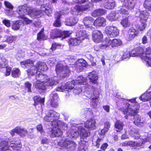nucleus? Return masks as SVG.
<instances>
[{
	"label": "nucleus",
	"instance_id": "48",
	"mask_svg": "<svg viewBox=\"0 0 151 151\" xmlns=\"http://www.w3.org/2000/svg\"><path fill=\"white\" fill-rule=\"evenodd\" d=\"M123 123L119 120H117L115 124V127L120 131L123 129Z\"/></svg>",
	"mask_w": 151,
	"mask_h": 151
},
{
	"label": "nucleus",
	"instance_id": "39",
	"mask_svg": "<svg viewBox=\"0 0 151 151\" xmlns=\"http://www.w3.org/2000/svg\"><path fill=\"white\" fill-rule=\"evenodd\" d=\"M105 13V11L102 9H98L96 10L92 13V16L96 17L97 16H99L104 14Z\"/></svg>",
	"mask_w": 151,
	"mask_h": 151
},
{
	"label": "nucleus",
	"instance_id": "60",
	"mask_svg": "<svg viewBox=\"0 0 151 151\" xmlns=\"http://www.w3.org/2000/svg\"><path fill=\"white\" fill-rule=\"evenodd\" d=\"M2 23L7 27H10V22L9 20L4 19L3 20Z\"/></svg>",
	"mask_w": 151,
	"mask_h": 151
},
{
	"label": "nucleus",
	"instance_id": "1",
	"mask_svg": "<svg viewBox=\"0 0 151 151\" xmlns=\"http://www.w3.org/2000/svg\"><path fill=\"white\" fill-rule=\"evenodd\" d=\"M96 122L95 120L91 119L87 120L84 124H72L70 129L69 133L71 137L76 139L80 136L82 139L86 138L90 134L88 131L85 129L83 126L90 130H93L96 128Z\"/></svg>",
	"mask_w": 151,
	"mask_h": 151
},
{
	"label": "nucleus",
	"instance_id": "40",
	"mask_svg": "<svg viewBox=\"0 0 151 151\" xmlns=\"http://www.w3.org/2000/svg\"><path fill=\"white\" fill-rule=\"evenodd\" d=\"M12 76L14 78L19 77L21 75V72L18 68H13L12 71Z\"/></svg>",
	"mask_w": 151,
	"mask_h": 151
},
{
	"label": "nucleus",
	"instance_id": "17",
	"mask_svg": "<svg viewBox=\"0 0 151 151\" xmlns=\"http://www.w3.org/2000/svg\"><path fill=\"white\" fill-rule=\"evenodd\" d=\"M87 65V63L86 61L81 59L76 61L74 65V66L77 71L79 72L82 71Z\"/></svg>",
	"mask_w": 151,
	"mask_h": 151
},
{
	"label": "nucleus",
	"instance_id": "9",
	"mask_svg": "<svg viewBox=\"0 0 151 151\" xmlns=\"http://www.w3.org/2000/svg\"><path fill=\"white\" fill-rule=\"evenodd\" d=\"M47 68L45 63L44 62H38L37 63L36 66H32L30 69H28L27 70L28 75L29 76H32L36 73L38 74L41 73L39 70L45 71L46 70Z\"/></svg>",
	"mask_w": 151,
	"mask_h": 151
},
{
	"label": "nucleus",
	"instance_id": "28",
	"mask_svg": "<svg viewBox=\"0 0 151 151\" xmlns=\"http://www.w3.org/2000/svg\"><path fill=\"white\" fill-rule=\"evenodd\" d=\"M88 78L90 81L93 83H96L98 79V77L97 73L94 71L89 73Z\"/></svg>",
	"mask_w": 151,
	"mask_h": 151
},
{
	"label": "nucleus",
	"instance_id": "42",
	"mask_svg": "<svg viewBox=\"0 0 151 151\" xmlns=\"http://www.w3.org/2000/svg\"><path fill=\"white\" fill-rule=\"evenodd\" d=\"M41 11L45 12L46 14L50 16L52 13V11L48 6H46L45 5H42L41 7Z\"/></svg>",
	"mask_w": 151,
	"mask_h": 151
},
{
	"label": "nucleus",
	"instance_id": "56",
	"mask_svg": "<svg viewBox=\"0 0 151 151\" xmlns=\"http://www.w3.org/2000/svg\"><path fill=\"white\" fill-rule=\"evenodd\" d=\"M131 57L130 53L129 51H127L124 52L123 56L124 59H129Z\"/></svg>",
	"mask_w": 151,
	"mask_h": 151
},
{
	"label": "nucleus",
	"instance_id": "30",
	"mask_svg": "<svg viewBox=\"0 0 151 151\" xmlns=\"http://www.w3.org/2000/svg\"><path fill=\"white\" fill-rule=\"evenodd\" d=\"M81 140L79 142L80 146L78 151H85L88 148V143L84 140L86 138L82 139L81 137Z\"/></svg>",
	"mask_w": 151,
	"mask_h": 151
},
{
	"label": "nucleus",
	"instance_id": "26",
	"mask_svg": "<svg viewBox=\"0 0 151 151\" xmlns=\"http://www.w3.org/2000/svg\"><path fill=\"white\" fill-rule=\"evenodd\" d=\"M104 5V7L108 9H112L115 6L116 3L114 0H105Z\"/></svg>",
	"mask_w": 151,
	"mask_h": 151
},
{
	"label": "nucleus",
	"instance_id": "59",
	"mask_svg": "<svg viewBox=\"0 0 151 151\" xmlns=\"http://www.w3.org/2000/svg\"><path fill=\"white\" fill-rule=\"evenodd\" d=\"M4 4L7 8L10 9H12L13 8V6L8 1H4Z\"/></svg>",
	"mask_w": 151,
	"mask_h": 151
},
{
	"label": "nucleus",
	"instance_id": "14",
	"mask_svg": "<svg viewBox=\"0 0 151 151\" xmlns=\"http://www.w3.org/2000/svg\"><path fill=\"white\" fill-rule=\"evenodd\" d=\"M55 70L57 73H61V75L64 77L68 76L70 73V70L67 66H64L60 63L57 65Z\"/></svg>",
	"mask_w": 151,
	"mask_h": 151
},
{
	"label": "nucleus",
	"instance_id": "41",
	"mask_svg": "<svg viewBox=\"0 0 151 151\" xmlns=\"http://www.w3.org/2000/svg\"><path fill=\"white\" fill-rule=\"evenodd\" d=\"M33 64V62L30 59H28L26 61H23L21 63V65L23 68L26 67L27 68V67L32 66Z\"/></svg>",
	"mask_w": 151,
	"mask_h": 151
},
{
	"label": "nucleus",
	"instance_id": "46",
	"mask_svg": "<svg viewBox=\"0 0 151 151\" xmlns=\"http://www.w3.org/2000/svg\"><path fill=\"white\" fill-rule=\"evenodd\" d=\"M22 24L23 23L22 21H17L12 25V28L14 30H18Z\"/></svg>",
	"mask_w": 151,
	"mask_h": 151
},
{
	"label": "nucleus",
	"instance_id": "6",
	"mask_svg": "<svg viewBox=\"0 0 151 151\" xmlns=\"http://www.w3.org/2000/svg\"><path fill=\"white\" fill-rule=\"evenodd\" d=\"M88 87L86 88L85 95L91 99V103L93 108H95L98 102L99 93L96 89L91 85H87Z\"/></svg>",
	"mask_w": 151,
	"mask_h": 151
},
{
	"label": "nucleus",
	"instance_id": "25",
	"mask_svg": "<svg viewBox=\"0 0 151 151\" xmlns=\"http://www.w3.org/2000/svg\"><path fill=\"white\" fill-rule=\"evenodd\" d=\"M136 0H124L122 6L126 8L131 9L134 8Z\"/></svg>",
	"mask_w": 151,
	"mask_h": 151
},
{
	"label": "nucleus",
	"instance_id": "7",
	"mask_svg": "<svg viewBox=\"0 0 151 151\" xmlns=\"http://www.w3.org/2000/svg\"><path fill=\"white\" fill-rule=\"evenodd\" d=\"M32 10L30 6L26 4L18 6L17 9V12L19 15L17 17L23 19L26 24H30L32 22V21L24 16L26 14L30 16Z\"/></svg>",
	"mask_w": 151,
	"mask_h": 151
},
{
	"label": "nucleus",
	"instance_id": "44",
	"mask_svg": "<svg viewBox=\"0 0 151 151\" xmlns=\"http://www.w3.org/2000/svg\"><path fill=\"white\" fill-rule=\"evenodd\" d=\"M34 105L36 106L38 105V103L43 104L44 102V99H41L38 96H35L34 97Z\"/></svg>",
	"mask_w": 151,
	"mask_h": 151
},
{
	"label": "nucleus",
	"instance_id": "27",
	"mask_svg": "<svg viewBox=\"0 0 151 151\" xmlns=\"http://www.w3.org/2000/svg\"><path fill=\"white\" fill-rule=\"evenodd\" d=\"M89 35L88 33L86 32L85 31L80 30L77 32L76 34V37L81 42L85 38H87Z\"/></svg>",
	"mask_w": 151,
	"mask_h": 151
},
{
	"label": "nucleus",
	"instance_id": "53",
	"mask_svg": "<svg viewBox=\"0 0 151 151\" xmlns=\"http://www.w3.org/2000/svg\"><path fill=\"white\" fill-rule=\"evenodd\" d=\"M62 37L63 38L68 37L71 33L69 31H61Z\"/></svg>",
	"mask_w": 151,
	"mask_h": 151
},
{
	"label": "nucleus",
	"instance_id": "50",
	"mask_svg": "<svg viewBox=\"0 0 151 151\" xmlns=\"http://www.w3.org/2000/svg\"><path fill=\"white\" fill-rule=\"evenodd\" d=\"M86 80L85 78H84L82 76H79L77 78L76 82V83L79 84H82L84 83Z\"/></svg>",
	"mask_w": 151,
	"mask_h": 151
},
{
	"label": "nucleus",
	"instance_id": "34",
	"mask_svg": "<svg viewBox=\"0 0 151 151\" xmlns=\"http://www.w3.org/2000/svg\"><path fill=\"white\" fill-rule=\"evenodd\" d=\"M31 9H32V12L30 14V16L33 18H38L40 17L41 14L42 13V11L41 9L40 11H37L35 9H33L32 7Z\"/></svg>",
	"mask_w": 151,
	"mask_h": 151
},
{
	"label": "nucleus",
	"instance_id": "38",
	"mask_svg": "<svg viewBox=\"0 0 151 151\" xmlns=\"http://www.w3.org/2000/svg\"><path fill=\"white\" fill-rule=\"evenodd\" d=\"M81 41L76 37L75 38H71L69 41V44L70 46H76L81 42Z\"/></svg>",
	"mask_w": 151,
	"mask_h": 151
},
{
	"label": "nucleus",
	"instance_id": "21",
	"mask_svg": "<svg viewBox=\"0 0 151 151\" xmlns=\"http://www.w3.org/2000/svg\"><path fill=\"white\" fill-rule=\"evenodd\" d=\"M93 19L90 17H85L83 19V23L86 28L88 30H93V28L92 26L93 23Z\"/></svg>",
	"mask_w": 151,
	"mask_h": 151
},
{
	"label": "nucleus",
	"instance_id": "54",
	"mask_svg": "<svg viewBox=\"0 0 151 151\" xmlns=\"http://www.w3.org/2000/svg\"><path fill=\"white\" fill-rule=\"evenodd\" d=\"M129 40H131L133 39L136 36H137L138 35V32L137 31L136 32L129 33Z\"/></svg>",
	"mask_w": 151,
	"mask_h": 151
},
{
	"label": "nucleus",
	"instance_id": "58",
	"mask_svg": "<svg viewBox=\"0 0 151 151\" xmlns=\"http://www.w3.org/2000/svg\"><path fill=\"white\" fill-rule=\"evenodd\" d=\"M61 46V44L59 43H54L52 44L51 49L52 50H55L56 48H58V47Z\"/></svg>",
	"mask_w": 151,
	"mask_h": 151
},
{
	"label": "nucleus",
	"instance_id": "45",
	"mask_svg": "<svg viewBox=\"0 0 151 151\" xmlns=\"http://www.w3.org/2000/svg\"><path fill=\"white\" fill-rule=\"evenodd\" d=\"M131 132H130V134L131 136L134 139H137L139 138L140 135L138 131L134 129L131 131Z\"/></svg>",
	"mask_w": 151,
	"mask_h": 151
},
{
	"label": "nucleus",
	"instance_id": "2",
	"mask_svg": "<svg viewBox=\"0 0 151 151\" xmlns=\"http://www.w3.org/2000/svg\"><path fill=\"white\" fill-rule=\"evenodd\" d=\"M58 83V79L57 77L49 78L47 76L39 73L38 75L36 76L33 83V86L35 88L44 90L46 88V86H52Z\"/></svg>",
	"mask_w": 151,
	"mask_h": 151
},
{
	"label": "nucleus",
	"instance_id": "51",
	"mask_svg": "<svg viewBox=\"0 0 151 151\" xmlns=\"http://www.w3.org/2000/svg\"><path fill=\"white\" fill-rule=\"evenodd\" d=\"M121 24L124 27H127L129 25V23L128 21L127 17L123 19L121 22Z\"/></svg>",
	"mask_w": 151,
	"mask_h": 151
},
{
	"label": "nucleus",
	"instance_id": "19",
	"mask_svg": "<svg viewBox=\"0 0 151 151\" xmlns=\"http://www.w3.org/2000/svg\"><path fill=\"white\" fill-rule=\"evenodd\" d=\"M10 132L12 136H13L14 133H16L22 137H24L27 135L28 131L25 129L18 127L12 129Z\"/></svg>",
	"mask_w": 151,
	"mask_h": 151
},
{
	"label": "nucleus",
	"instance_id": "61",
	"mask_svg": "<svg viewBox=\"0 0 151 151\" xmlns=\"http://www.w3.org/2000/svg\"><path fill=\"white\" fill-rule=\"evenodd\" d=\"M102 140L101 139L98 138L96 142H93V144L94 146H96L97 147H99L100 144V142Z\"/></svg>",
	"mask_w": 151,
	"mask_h": 151
},
{
	"label": "nucleus",
	"instance_id": "32",
	"mask_svg": "<svg viewBox=\"0 0 151 151\" xmlns=\"http://www.w3.org/2000/svg\"><path fill=\"white\" fill-rule=\"evenodd\" d=\"M135 120L134 123L135 124L139 127L142 126L145 123L143 118H141L139 115H137L135 117Z\"/></svg>",
	"mask_w": 151,
	"mask_h": 151
},
{
	"label": "nucleus",
	"instance_id": "29",
	"mask_svg": "<svg viewBox=\"0 0 151 151\" xmlns=\"http://www.w3.org/2000/svg\"><path fill=\"white\" fill-rule=\"evenodd\" d=\"M94 25L98 26H104L106 24V19L104 18L99 17L94 22Z\"/></svg>",
	"mask_w": 151,
	"mask_h": 151
},
{
	"label": "nucleus",
	"instance_id": "22",
	"mask_svg": "<svg viewBox=\"0 0 151 151\" xmlns=\"http://www.w3.org/2000/svg\"><path fill=\"white\" fill-rule=\"evenodd\" d=\"M103 35L101 32L98 30L93 32L92 34L93 39L96 42H99L102 41Z\"/></svg>",
	"mask_w": 151,
	"mask_h": 151
},
{
	"label": "nucleus",
	"instance_id": "57",
	"mask_svg": "<svg viewBox=\"0 0 151 151\" xmlns=\"http://www.w3.org/2000/svg\"><path fill=\"white\" fill-rule=\"evenodd\" d=\"M37 129L38 131L39 132L42 134H44L43 130L42 128V125L41 124H39L37 126Z\"/></svg>",
	"mask_w": 151,
	"mask_h": 151
},
{
	"label": "nucleus",
	"instance_id": "20",
	"mask_svg": "<svg viewBox=\"0 0 151 151\" xmlns=\"http://www.w3.org/2000/svg\"><path fill=\"white\" fill-rule=\"evenodd\" d=\"M54 127L51 130V136L52 137H58L61 135L63 134V132L59 128H61L64 130H66L68 129V125H67V129H63L60 126H56L53 127Z\"/></svg>",
	"mask_w": 151,
	"mask_h": 151
},
{
	"label": "nucleus",
	"instance_id": "35",
	"mask_svg": "<svg viewBox=\"0 0 151 151\" xmlns=\"http://www.w3.org/2000/svg\"><path fill=\"white\" fill-rule=\"evenodd\" d=\"M120 17L118 13L112 12L108 15L107 18L109 21H113L116 20Z\"/></svg>",
	"mask_w": 151,
	"mask_h": 151
},
{
	"label": "nucleus",
	"instance_id": "43",
	"mask_svg": "<svg viewBox=\"0 0 151 151\" xmlns=\"http://www.w3.org/2000/svg\"><path fill=\"white\" fill-rule=\"evenodd\" d=\"M44 29L42 28L40 32L38 34L37 39L38 40H44L47 39V37L44 35Z\"/></svg>",
	"mask_w": 151,
	"mask_h": 151
},
{
	"label": "nucleus",
	"instance_id": "13",
	"mask_svg": "<svg viewBox=\"0 0 151 151\" xmlns=\"http://www.w3.org/2000/svg\"><path fill=\"white\" fill-rule=\"evenodd\" d=\"M58 144L65 147L69 150H74L77 146L76 144L74 142L68 139L61 140L59 142Z\"/></svg>",
	"mask_w": 151,
	"mask_h": 151
},
{
	"label": "nucleus",
	"instance_id": "64",
	"mask_svg": "<svg viewBox=\"0 0 151 151\" xmlns=\"http://www.w3.org/2000/svg\"><path fill=\"white\" fill-rule=\"evenodd\" d=\"M88 1V0H73V1L74 3H78L80 4L83 3Z\"/></svg>",
	"mask_w": 151,
	"mask_h": 151
},
{
	"label": "nucleus",
	"instance_id": "8",
	"mask_svg": "<svg viewBox=\"0 0 151 151\" xmlns=\"http://www.w3.org/2000/svg\"><path fill=\"white\" fill-rule=\"evenodd\" d=\"M21 146V142L18 139L16 138L11 141L10 145L8 142L5 140L1 141L0 143L1 151L11 150V148L13 150H18Z\"/></svg>",
	"mask_w": 151,
	"mask_h": 151
},
{
	"label": "nucleus",
	"instance_id": "36",
	"mask_svg": "<svg viewBox=\"0 0 151 151\" xmlns=\"http://www.w3.org/2000/svg\"><path fill=\"white\" fill-rule=\"evenodd\" d=\"M139 99L143 101H147L151 99L150 92L147 91L145 93L142 94Z\"/></svg>",
	"mask_w": 151,
	"mask_h": 151
},
{
	"label": "nucleus",
	"instance_id": "63",
	"mask_svg": "<svg viewBox=\"0 0 151 151\" xmlns=\"http://www.w3.org/2000/svg\"><path fill=\"white\" fill-rule=\"evenodd\" d=\"M110 124L109 122H106L105 123L104 128L108 131L109 130L110 127Z\"/></svg>",
	"mask_w": 151,
	"mask_h": 151
},
{
	"label": "nucleus",
	"instance_id": "12",
	"mask_svg": "<svg viewBox=\"0 0 151 151\" xmlns=\"http://www.w3.org/2000/svg\"><path fill=\"white\" fill-rule=\"evenodd\" d=\"M143 138H140V141L138 142H136L131 141H128L129 146L134 147L137 146V147H141L143 146L147 141H149L151 139V132L149 134L145 133L144 137Z\"/></svg>",
	"mask_w": 151,
	"mask_h": 151
},
{
	"label": "nucleus",
	"instance_id": "15",
	"mask_svg": "<svg viewBox=\"0 0 151 151\" xmlns=\"http://www.w3.org/2000/svg\"><path fill=\"white\" fill-rule=\"evenodd\" d=\"M105 32L108 36L110 37H116L119 35V30L115 27L108 26L105 29Z\"/></svg>",
	"mask_w": 151,
	"mask_h": 151
},
{
	"label": "nucleus",
	"instance_id": "62",
	"mask_svg": "<svg viewBox=\"0 0 151 151\" xmlns=\"http://www.w3.org/2000/svg\"><path fill=\"white\" fill-rule=\"evenodd\" d=\"M80 87H77L73 90V93L75 94H78L82 91Z\"/></svg>",
	"mask_w": 151,
	"mask_h": 151
},
{
	"label": "nucleus",
	"instance_id": "16",
	"mask_svg": "<svg viewBox=\"0 0 151 151\" xmlns=\"http://www.w3.org/2000/svg\"><path fill=\"white\" fill-rule=\"evenodd\" d=\"M76 85V81H72L71 82L69 81L66 83L64 86L58 87L56 89L57 91L63 92L64 91H68L69 89H72L74 88Z\"/></svg>",
	"mask_w": 151,
	"mask_h": 151
},
{
	"label": "nucleus",
	"instance_id": "55",
	"mask_svg": "<svg viewBox=\"0 0 151 151\" xmlns=\"http://www.w3.org/2000/svg\"><path fill=\"white\" fill-rule=\"evenodd\" d=\"M25 86L26 88H27V91L28 92H30L31 91V86H32L31 84L28 82H26L25 83Z\"/></svg>",
	"mask_w": 151,
	"mask_h": 151
},
{
	"label": "nucleus",
	"instance_id": "3",
	"mask_svg": "<svg viewBox=\"0 0 151 151\" xmlns=\"http://www.w3.org/2000/svg\"><path fill=\"white\" fill-rule=\"evenodd\" d=\"M46 116L44 120L47 122H51L52 127L60 126L63 129H65L67 128V124L62 121L58 120L60 114L52 110H48L46 112Z\"/></svg>",
	"mask_w": 151,
	"mask_h": 151
},
{
	"label": "nucleus",
	"instance_id": "11",
	"mask_svg": "<svg viewBox=\"0 0 151 151\" xmlns=\"http://www.w3.org/2000/svg\"><path fill=\"white\" fill-rule=\"evenodd\" d=\"M122 44L121 40L120 39H114L111 40L109 38H106L104 42L101 45V49H105L110 46L112 47H114L120 46Z\"/></svg>",
	"mask_w": 151,
	"mask_h": 151
},
{
	"label": "nucleus",
	"instance_id": "10",
	"mask_svg": "<svg viewBox=\"0 0 151 151\" xmlns=\"http://www.w3.org/2000/svg\"><path fill=\"white\" fill-rule=\"evenodd\" d=\"M149 15V13L146 11L137 12L136 13V17H139L140 18V21L141 23V25L140 26L138 29L140 31L144 30L146 26V23L147 19L148 18Z\"/></svg>",
	"mask_w": 151,
	"mask_h": 151
},
{
	"label": "nucleus",
	"instance_id": "37",
	"mask_svg": "<svg viewBox=\"0 0 151 151\" xmlns=\"http://www.w3.org/2000/svg\"><path fill=\"white\" fill-rule=\"evenodd\" d=\"M90 7V5H76L74 8V11L79 12L81 11H85L88 9Z\"/></svg>",
	"mask_w": 151,
	"mask_h": 151
},
{
	"label": "nucleus",
	"instance_id": "33",
	"mask_svg": "<svg viewBox=\"0 0 151 151\" xmlns=\"http://www.w3.org/2000/svg\"><path fill=\"white\" fill-rule=\"evenodd\" d=\"M50 37L53 39L61 37V30L58 29L52 30L50 32Z\"/></svg>",
	"mask_w": 151,
	"mask_h": 151
},
{
	"label": "nucleus",
	"instance_id": "18",
	"mask_svg": "<svg viewBox=\"0 0 151 151\" xmlns=\"http://www.w3.org/2000/svg\"><path fill=\"white\" fill-rule=\"evenodd\" d=\"M69 12L68 10H62L60 12H57L55 14V18L56 20L53 23L54 25L56 27H60L61 26V23L60 22V18L62 14H66Z\"/></svg>",
	"mask_w": 151,
	"mask_h": 151
},
{
	"label": "nucleus",
	"instance_id": "31",
	"mask_svg": "<svg viewBox=\"0 0 151 151\" xmlns=\"http://www.w3.org/2000/svg\"><path fill=\"white\" fill-rule=\"evenodd\" d=\"M78 19L74 17H71L66 19L65 21L66 25L69 26H72L75 25L77 22Z\"/></svg>",
	"mask_w": 151,
	"mask_h": 151
},
{
	"label": "nucleus",
	"instance_id": "52",
	"mask_svg": "<svg viewBox=\"0 0 151 151\" xmlns=\"http://www.w3.org/2000/svg\"><path fill=\"white\" fill-rule=\"evenodd\" d=\"M17 39L16 36H11L8 37L6 38L5 41L9 43H11L15 41Z\"/></svg>",
	"mask_w": 151,
	"mask_h": 151
},
{
	"label": "nucleus",
	"instance_id": "23",
	"mask_svg": "<svg viewBox=\"0 0 151 151\" xmlns=\"http://www.w3.org/2000/svg\"><path fill=\"white\" fill-rule=\"evenodd\" d=\"M58 96L57 94L53 92L50 94V105L52 106L56 107L58 105Z\"/></svg>",
	"mask_w": 151,
	"mask_h": 151
},
{
	"label": "nucleus",
	"instance_id": "4",
	"mask_svg": "<svg viewBox=\"0 0 151 151\" xmlns=\"http://www.w3.org/2000/svg\"><path fill=\"white\" fill-rule=\"evenodd\" d=\"M130 53L131 56H139L144 63L147 66L151 67V49H146L144 52L143 48L139 47L133 50Z\"/></svg>",
	"mask_w": 151,
	"mask_h": 151
},
{
	"label": "nucleus",
	"instance_id": "5",
	"mask_svg": "<svg viewBox=\"0 0 151 151\" xmlns=\"http://www.w3.org/2000/svg\"><path fill=\"white\" fill-rule=\"evenodd\" d=\"M131 104L127 103H126L127 107L125 108H121L120 110L125 115L124 117L126 119H128V115L130 116H133L135 117L137 115L138 111L139 108V106L136 104L134 105V103H135V99H131L129 100Z\"/></svg>",
	"mask_w": 151,
	"mask_h": 151
},
{
	"label": "nucleus",
	"instance_id": "47",
	"mask_svg": "<svg viewBox=\"0 0 151 151\" xmlns=\"http://www.w3.org/2000/svg\"><path fill=\"white\" fill-rule=\"evenodd\" d=\"M125 7L123 6H121L120 7V10L119 12L123 16H127L129 14L128 10H126Z\"/></svg>",
	"mask_w": 151,
	"mask_h": 151
},
{
	"label": "nucleus",
	"instance_id": "24",
	"mask_svg": "<svg viewBox=\"0 0 151 151\" xmlns=\"http://www.w3.org/2000/svg\"><path fill=\"white\" fill-rule=\"evenodd\" d=\"M1 60L2 62L1 63L0 67L1 68H5V69L6 70V73L5 75L6 76H8L10 75L11 71V68L9 67H7V65L8 64V61L4 58H2Z\"/></svg>",
	"mask_w": 151,
	"mask_h": 151
},
{
	"label": "nucleus",
	"instance_id": "49",
	"mask_svg": "<svg viewBox=\"0 0 151 151\" xmlns=\"http://www.w3.org/2000/svg\"><path fill=\"white\" fill-rule=\"evenodd\" d=\"M144 6L148 11H151V0H145Z\"/></svg>",
	"mask_w": 151,
	"mask_h": 151
}]
</instances>
